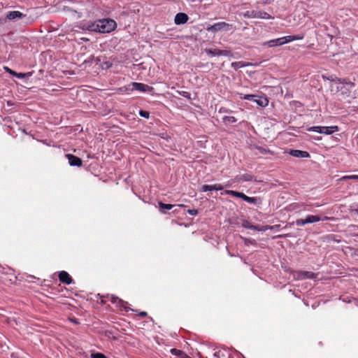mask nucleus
I'll use <instances>...</instances> for the list:
<instances>
[{"label": "nucleus", "mask_w": 358, "mask_h": 358, "mask_svg": "<svg viewBox=\"0 0 358 358\" xmlns=\"http://www.w3.org/2000/svg\"><path fill=\"white\" fill-rule=\"evenodd\" d=\"M116 28V22L113 20L103 19L92 25V30L99 33H109Z\"/></svg>", "instance_id": "nucleus-1"}, {"label": "nucleus", "mask_w": 358, "mask_h": 358, "mask_svg": "<svg viewBox=\"0 0 358 358\" xmlns=\"http://www.w3.org/2000/svg\"><path fill=\"white\" fill-rule=\"evenodd\" d=\"M340 91V100L348 103H350L353 99L358 96V87L355 88L343 86L341 87Z\"/></svg>", "instance_id": "nucleus-2"}, {"label": "nucleus", "mask_w": 358, "mask_h": 358, "mask_svg": "<svg viewBox=\"0 0 358 358\" xmlns=\"http://www.w3.org/2000/svg\"><path fill=\"white\" fill-rule=\"evenodd\" d=\"M106 298L110 301L112 303L115 304L117 308H118L120 310H125L126 312H128L129 310L134 311V312H138L137 310H134L130 308L128 305L129 303L127 301H123L122 299H120L119 297L114 296V295H108Z\"/></svg>", "instance_id": "nucleus-3"}, {"label": "nucleus", "mask_w": 358, "mask_h": 358, "mask_svg": "<svg viewBox=\"0 0 358 358\" xmlns=\"http://www.w3.org/2000/svg\"><path fill=\"white\" fill-rule=\"evenodd\" d=\"M224 194L231 195L234 197L241 198L245 201L252 204H256L259 200V199L257 197H250L243 192H236L234 190H225Z\"/></svg>", "instance_id": "nucleus-4"}, {"label": "nucleus", "mask_w": 358, "mask_h": 358, "mask_svg": "<svg viewBox=\"0 0 358 358\" xmlns=\"http://www.w3.org/2000/svg\"><path fill=\"white\" fill-rule=\"evenodd\" d=\"M244 16L249 17V18H261V19H266L269 20L271 19L272 17L271 15H269L268 13L265 11H257V10H252V11H247L244 13Z\"/></svg>", "instance_id": "nucleus-5"}, {"label": "nucleus", "mask_w": 358, "mask_h": 358, "mask_svg": "<svg viewBox=\"0 0 358 358\" xmlns=\"http://www.w3.org/2000/svg\"><path fill=\"white\" fill-rule=\"evenodd\" d=\"M131 85L133 91L138 90L141 92H152L154 91V88L152 87L141 83L132 82L131 83Z\"/></svg>", "instance_id": "nucleus-6"}, {"label": "nucleus", "mask_w": 358, "mask_h": 358, "mask_svg": "<svg viewBox=\"0 0 358 358\" xmlns=\"http://www.w3.org/2000/svg\"><path fill=\"white\" fill-rule=\"evenodd\" d=\"M317 274L311 271H299L296 272L294 278L297 280L313 279L317 278Z\"/></svg>", "instance_id": "nucleus-7"}, {"label": "nucleus", "mask_w": 358, "mask_h": 358, "mask_svg": "<svg viewBox=\"0 0 358 358\" xmlns=\"http://www.w3.org/2000/svg\"><path fill=\"white\" fill-rule=\"evenodd\" d=\"M229 24L225 22H219L217 23H215L213 25H210L206 28L208 31L217 32L222 29H225L226 27H229Z\"/></svg>", "instance_id": "nucleus-8"}, {"label": "nucleus", "mask_w": 358, "mask_h": 358, "mask_svg": "<svg viewBox=\"0 0 358 358\" xmlns=\"http://www.w3.org/2000/svg\"><path fill=\"white\" fill-rule=\"evenodd\" d=\"M243 227L248 229H250L252 230H256L259 231H265L268 229H273L275 227H278V225L275 226H270V225H266V226H259V225H253L250 224V223L247 222L246 224H243Z\"/></svg>", "instance_id": "nucleus-9"}, {"label": "nucleus", "mask_w": 358, "mask_h": 358, "mask_svg": "<svg viewBox=\"0 0 358 358\" xmlns=\"http://www.w3.org/2000/svg\"><path fill=\"white\" fill-rule=\"evenodd\" d=\"M206 52L210 56H229L231 55V52L226 50H219V49H206Z\"/></svg>", "instance_id": "nucleus-10"}, {"label": "nucleus", "mask_w": 358, "mask_h": 358, "mask_svg": "<svg viewBox=\"0 0 358 358\" xmlns=\"http://www.w3.org/2000/svg\"><path fill=\"white\" fill-rule=\"evenodd\" d=\"M66 157L68 159L69 164L72 166L80 167L83 165V161L78 157L72 154H67L66 155Z\"/></svg>", "instance_id": "nucleus-11"}, {"label": "nucleus", "mask_w": 358, "mask_h": 358, "mask_svg": "<svg viewBox=\"0 0 358 358\" xmlns=\"http://www.w3.org/2000/svg\"><path fill=\"white\" fill-rule=\"evenodd\" d=\"M224 187L221 184H214V185H203L201 187V192H207V191H213V190H222Z\"/></svg>", "instance_id": "nucleus-12"}, {"label": "nucleus", "mask_w": 358, "mask_h": 358, "mask_svg": "<svg viewBox=\"0 0 358 358\" xmlns=\"http://www.w3.org/2000/svg\"><path fill=\"white\" fill-rule=\"evenodd\" d=\"M58 277H59L60 282H62L64 284H66V285H70L73 281L72 278L65 271H60L59 273Z\"/></svg>", "instance_id": "nucleus-13"}, {"label": "nucleus", "mask_w": 358, "mask_h": 358, "mask_svg": "<svg viewBox=\"0 0 358 358\" xmlns=\"http://www.w3.org/2000/svg\"><path fill=\"white\" fill-rule=\"evenodd\" d=\"M189 17L186 13H178L176 14L174 22L176 24H182L188 21Z\"/></svg>", "instance_id": "nucleus-14"}, {"label": "nucleus", "mask_w": 358, "mask_h": 358, "mask_svg": "<svg viewBox=\"0 0 358 358\" xmlns=\"http://www.w3.org/2000/svg\"><path fill=\"white\" fill-rule=\"evenodd\" d=\"M284 44H285V43L283 37L272 39L263 43L264 45H268L269 47L280 46Z\"/></svg>", "instance_id": "nucleus-15"}, {"label": "nucleus", "mask_w": 358, "mask_h": 358, "mask_svg": "<svg viewBox=\"0 0 358 358\" xmlns=\"http://www.w3.org/2000/svg\"><path fill=\"white\" fill-rule=\"evenodd\" d=\"M289 154L294 157L298 158H307L310 156L308 152L299 150H290Z\"/></svg>", "instance_id": "nucleus-16"}, {"label": "nucleus", "mask_w": 358, "mask_h": 358, "mask_svg": "<svg viewBox=\"0 0 358 358\" xmlns=\"http://www.w3.org/2000/svg\"><path fill=\"white\" fill-rule=\"evenodd\" d=\"M320 134H324L327 135L331 134L336 131H338V127L337 126H332V127H322Z\"/></svg>", "instance_id": "nucleus-17"}, {"label": "nucleus", "mask_w": 358, "mask_h": 358, "mask_svg": "<svg viewBox=\"0 0 358 358\" xmlns=\"http://www.w3.org/2000/svg\"><path fill=\"white\" fill-rule=\"evenodd\" d=\"M304 38L303 34H297V35H290L287 36H283L285 44L289 43L291 41L301 40Z\"/></svg>", "instance_id": "nucleus-18"}, {"label": "nucleus", "mask_w": 358, "mask_h": 358, "mask_svg": "<svg viewBox=\"0 0 358 358\" xmlns=\"http://www.w3.org/2000/svg\"><path fill=\"white\" fill-rule=\"evenodd\" d=\"M22 15H23L21 12L15 10L8 12V14L6 15V17L8 20H15L16 18L22 17Z\"/></svg>", "instance_id": "nucleus-19"}, {"label": "nucleus", "mask_w": 358, "mask_h": 358, "mask_svg": "<svg viewBox=\"0 0 358 358\" xmlns=\"http://www.w3.org/2000/svg\"><path fill=\"white\" fill-rule=\"evenodd\" d=\"M321 220V217L317 215H308L306 217L307 224L317 222Z\"/></svg>", "instance_id": "nucleus-20"}, {"label": "nucleus", "mask_w": 358, "mask_h": 358, "mask_svg": "<svg viewBox=\"0 0 358 358\" xmlns=\"http://www.w3.org/2000/svg\"><path fill=\"white\" fill-rule=\"evenodd\" d=\"M237 119L234 116H224L222 117V122L226 125H231L236 123Z\"/></svg>", "instance_id": "nucleus-21"}, {"label": "nucleus", "mask_w": 358, "mask_h": 358, "mask_svg": "<svg viewBox=\"0 0 358 358\" xmlns=\"http://www.w3.org/2000/svg\"><path fill=\"white\" fill-rule=\"evenodd\" d=\"M158 206H159V209L161 211V213H166L165 210H171V209H172L173 207V205H172V204H166V203H164L162 201H159L158 203Z\"/></svg>", "instance_id": "nucleus-22"}, {"label": "nucleus", "mask_w": 358, "mask_h": 358, "mask_svg": "<svg viewBox=\"0 0 358 358\" xmlns=\"http://www.w3.org/2000/svg\"><path fill=\"white\" fill-rule=\"evenodd\" d=\"M310 205L308 204H306L305 203H303V202H300V203H292L291 204H289V210H298L301 208H305L306 206H309Z\"/></svg>", "instance_id": "nucleus-23"}, {"label": "nucleus", "mask_w": 358, "mask_h": 358, "mask_svg": "<svg viewBox=\"0 0 358 358\" xmlns=\"http://www.w3.org/2000/svg\"><path fill=\"white\" fill-rule=\"evenodd\" d=\"M259 106L262 107L266 106L268 103V100L266 97H259L255 101Z\"/></svg>", "instance_id": "nucleus-24"}, {"label": "nucleus", "mask_w": 358, "mask_h": 358, "mask_svg": "<svg viewBox=\"0 0 358 358\" xmlns=\"http://www.w3.org/2000/svg\"><path fill=\"white\" fill-rule=\"evenodd\" d=\"M118 91L122 94H129L131 92L133 91V90H131V85L130 84L128 86L120 87L118 89Z\"/></svg>", "instance_id": "nucleus-25"}, {"label": "nucleus", "mask_w": 358, "mask_h": 358, "mask_svg": "<svg viewBox=\"0 0 358 358\" xmlns=\"http://www.w3.org/2000/svg\"><path fill=\"white\" fill-rule=\"evenodd\" d=\"M252 179H253V176L252 175L245 173V174H243V175L240 176L238 180H241V181L247 182V181H252Z\"/></svg>", "instance_id": "nucleus-26"}, {"label": "nucleus", "mask_w": 358, "mask_h": 358, "mask_svg": "<svg viewBox=\"0 0 358 358\" xmlns=\"http://www.w3.org/2000/svg\"><path fill=\"white\" fill-rule=\"evenodd\" d=\"M257 97L258 96L257 95H255V94H245L243 96H241V98L243 99H245V100H249V101L255 102L257 99Z\"/></svg>", "instance_id": "nucleus-27"}, {"label": "nucleus", "mask_w": 358, "mask_h": 358, "mask_svg": "<svg viewBox=\"0 0 358 358\" xmlns=\"http://www.w3.org/2000/svg\"><path fill=\"white\" fill-rule=\"evenodd\" d=\"M247 65L243 62H235L231 64V66L235 69L237 70L239 68H242L244 66H246Z\"/></svg>", "instance_id": "nucleus-28"}, {"label": "nucleus", "mask_w": 358, "mask_h": 358, "mask_svg": "<svg viewBox=\"0 0 358 358\" xmlns=\"http://www.w3.org/2000/svg\"><path fill=\"white\" fill-rule=\"evenodd\" d=\"M341 84H344L345 87H355V85L354 83L350 81L347 78H341Z\"/></svg>", "instance_id": "nucleus-29"}, {"label": "nucleus", "mask_w": 358, "mask_h": 358, "mask_svg": "<svg viewBox=\"0 0 358 358\" xmlns=\"http://www.w3.org/2000/svg\"><path fill=\"white\" fill-rule=\"evenodd\" d=\"M322 129V127L321 126H316V127H310V128H308L307 130L308 131H315V132H317V133H321V130Z\"/></svg>", "instance_id": "nucleus-30"}, {"label": "nucleus", "mask_w": 358, "mask_h": 358, "mask_svg": "<svg viewBox=\"0 0 358 358\" xmlns=\"http://www.w3.org/2000/svg\"><path fill=\"white\" fill-rule=\"evenodd\" d=\"M257 149L259 150V152L261 153V154H263V155H266V154H268V153H271V151L269 150H266L262 147H257Z\"/></svg>", "instance_id": "nucleus-31"}, {"label": "nucleus", "mask_w": 358, "mask_h": 358, "mask_svg": "<svg viewBox=\"0 0 358 358\" xmlns=\"http://www.w3.org/2000/svg\"><path fill=\"white\" fill-rule=\"evenodd\" d=\"M306 218L305 219H298L296 220V224L299 227H302L306 224Z\"/></svg>", "instance_id": "nucleus-32"}, {"label": "nucleus", "mask_w": 358, "mask_h": 358, "mask_svg": "<svg viewBox=\"0 0 358 358\" xmlns=\"http://www.w3.org/2000/svg\"><path fill=\"white\" fill-rule=\"evenodd\" d=\"M91 358H106V357L101 352H96L92 353L91 355Z\"/></svg>", "instance_id": "nucleus-33"}, {"label": "nucleus", "mask_w": 358, "mask_h": 358, "mask_svg": "<svg viewBox=\"0 0 358 358\" xmlns=\"http://www.w3.org/2000/svg\"><path fill=\"white\" fill-rule=\"evenodd\" d=\"M139 115L143 117H145V118H149L150 117V113L149 112L146 111V110H141L139 111Z\"/></svg>", "instance_id": "nucleus-34"}, {"label": "nucleus", "mask_w": 358, "mask_h": 358, "mask_svg": "<svg viewBox=\"0 0 358 358\" xmlns=\"http://www.w3.org/2000/svg\"><path fill=\"white\" fill-rule=\"evenodd\" d=\"M351 215L355 220H358V208L352 210H351Z\"/></svg>", "instance_id": "nucleus-35"}, {"label": "nucleus", "mask_w": 358, "mask_h": 358, "mask_svg": "<svg viewBox=\"0 0 358 358\" xmlns=\"http://www.w3.org/2000/svg\"><path fill=\"white\" fill-rule=\"evenodd\" d=\"M327 79L331 82H334L336 83H341V78H339L337 77H335V78L331 77V78H328Z\"/></svg>", "instance_id": "nucleus-36"}, {"label": "nucleus", "mask_w": 358, "mask_h": 358, "mask_svg": "<svg viewBox=\"0 0 358 358\" xmlns=\"http://www.w3.org/2000/svg\"><path fill=\"white\" fill-rule=\"evenodd\" d=\"M187 213L191 215H198L199 211L196 209H189Z\"/></svg>", "instance_id": "nucleus-37"}, {"label": "nucleus", "mask_w": 358, "mask_h": 358, "mask_svg": "<svg viewBox=\"0 0 358 358\" xmlns=\"http://www.w3.org/2000/svg\"><path fill=\"white\" fill-rule=\"evenodd\" d=\"M14 76L18 78H24L25 77V74L22 73H15Z\"/></svg>", "instance_id": "nucleus-38"}, {"label": "nucleus", "mask_w": 358, "mask_h": 358, "mask_svg": "<svg viewBox=\"0 0 358 358\" xmlns=\"http://www.w3.org/2000/svg\"><path fill=\"white\" fill-rule=\"evenodd\" d=\"M219 112L220 113H231V110H230L229 109H227L226 108H220V110H219Z\"/></svg>", "instance_id": "nucleus-39"}, {"label": "nucleus", "mask_w": 358, "mask_h": 358, "mask_svg": "<svg viewBox=\"0 0 358 358\" xmlns=\"http://www.w3.org/2000/svg\"><path fill=\"white\" fill-rule=\"evenodd\" d=\"M340 180L342 181L351 180V175L342 176Z\"/></svg>", "instance_id": "nucleus-40"}, {"label": "nucleus", "mask_w": 358, "mask_h": 358, "mask_svg": "<svg viewBox=\"0 0 358 358\" xmlns=\"http://www.w3.org/2000/svg\"><path fill=\"white\" fill-rule=\"evenodd\" d=\"M138 315L143 318L146 317L148 315V313L147 312L145 311H141L138 313Z\"/></svg>", "instance_id": "nucleus-41"}, {"label": "nucleus", "mask_w": 358, "mask_h": 358, "mask_svg": "<svg viewBox=\"0 0 358 358\" xmlns=\"http://www.w3.org/2000/svg\"><path fill=\"white\" fill-rule=\"evenodd\" d=\"M5 70L8 72L10 74L13 75V76H15V73H16L15 71L11 70L10 69H9L8 67H5L4 68Z\"/></svg>", "instance_id": "nucleus-42"}, {"label": "nucleus", "mask_w": 358, "mask_h": 358, "mask_svg": "<svg viewBox=\"0 0 358 358\" xmlns=\"http://www.w3.org/2000/svg\"><path fill=\"white\" fill-rule=\"evenodd\" d=\"M321 220H335V218L333 217L324 216L323 217H321Z\"/></svg>", "instance_id": "nucleus-43"}, {"label": "nucleus", "mask_w": 358, "mask_h": 358, "mask_svg": "<svg viewBox=\"0 0 358 358\" xmlns=\"http://www.w3.org/2000/svg\"><path fill=\"white\" fill-rule=\"evenodd\" d=\"M179 94L182 96H183L184 97H188V96L189 95V92H179Z\"/></svg>", "instance_id": "nucleus-44"}, {"label": "nucleus", "mask_w": 358, "mask_h": 358, "mask_svg": "<svg viewBox=\"0 0 358 358\" xmlns=\"http://www.w3.org/2000/svg\"><path fill=\"white\" fill-rule=\"evenodd\" d=\"M289 236V234H281V235H278L277 237L278 238H287Z\"/></svg>", "instance_id": "nucleus-45"}, {"label": "nucleus", "mask_w": 358, "mask_h": 358, "mask_svg": "<svg viewBox=\"0 0 358 358\" xmlns=\"http://www.w3.org/2000/svg\"><path fill=\"white\" fill-rule=\"evenodd\" d=\"M351 180H358V175H351Z\"/></svg>", "instance_id": "nucleus-46"}]
</instances>
